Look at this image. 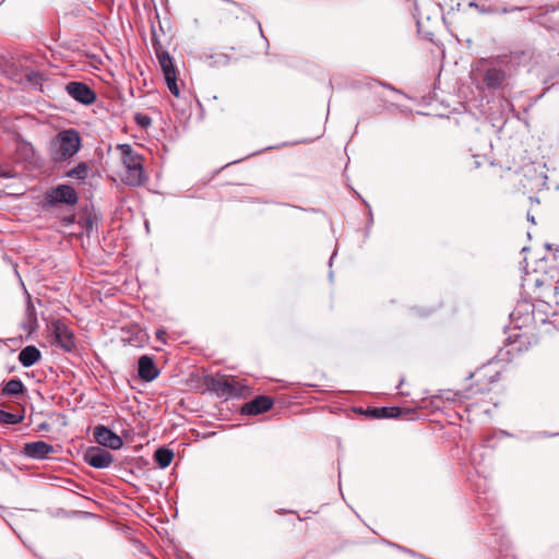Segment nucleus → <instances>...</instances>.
<instances>
[{
    "mask_svg": "<svg viewBox=\"0 0 559 559\" xmlns=\"http://www.w3.org/2000/svg\"><path fill=\"white\" fill-rule=\"evenodd\" d=\"M507 79V63L499 58H480L472 66L471 80L479 91L503 88Z\"/></svg>",
    "mask_w": 559,
    "mask_h": 559,
    "instance_id": "obj_1",
    "label": "nucleus"
},
{
    "mask_svg": "<svg viewBox=\"0 0 559 559\" xmlns=\"http://www.w3.org/2000/svg\"><path fill=\"white\" fill-rule=\"evenodd\" d=\"M81 145L80 133L75 129H66L51 139L48 154L55 163L67 162L80 151Z\"/></svg>",
    "mask_w": 559,
    "mask_h": 559,
    "instance_id": "obj_2",
    "label": "nucleus"
},
{
    "mask_svg": "<svg viewBox=\"0 0 559 559\" xmlns=\"http://www.w3.org/2000/svg\"><path fill=\"white\" fill-rule=\"evenodd\" d=\"M116 150L120 152V159L124 167L122 181L132 187L143 185L146 177L142 155L136 153L130 144H118Z\"/></svg>",
    "mask_w": 559,
    "mask_h": 559,
    "instance_id": "obj_3",
    "label": "nucleus"
},
{
    "mask_svg": "<svg viewBox=\"0 0 559 559\" xmlns=\"http://www.w3.org/2000/svg\"><path fill=\"white\" fill-rule=\"evenodd\" d=\"M499 377L500 371L495 368L493 362L483 366L475 373L471 374V378H476V383L467 389V397L490 391V384L497 382Z\"/></svg>",
    "mask_w": 559,
    "mask_h": 559,
    "instance_id": "obj_4",
    "label": "nucleus"
},
{
    "mask_svg": "<svg viewBox=\"0 0 559 559\" xmlns=\"http://www.w3.org/2000/svg\"><path fill=\"white\" fill-rule=\"evenodd\" d=\"M206 384L211 391L217 394V396L225 400L240 394V390L236 381L227 376L211 377L207 379Z\"/></svg>",
    "mask_w": 559,
    "mask_h": 559,
    "instance_id": "obj_5",
    "label": "nucleus"
},
{
    "mask_svg": "<svg viewBox=\"0 0 559 559\" xmlns=\"http://www.w3.org/2000/svg\"><path fill=\"white\" fill-rule=\"evenodd\" d=\"M157 58L169 91L174 96L178 97L180 95V91L177 84V74L175 66L173 63V59L170 58L168 52H158Z\"/></svg>",
    "mask_w": 559,
    "mask_h": 559,
    "instance_id": "obj_6",
    "label": "nucleus"
},
{
    "mask_svg": "<svg viewBox=\"0 0 559 559\" xmlns=\"http://www.w3.org/2000/svg\"><path fill=\"white\" fill-rule=\"evenodd\" d=\"M47 200L51 204L60 203L75 205L79 197L74 188L69 185H59L47 193Z\"/></svg>",
    "mask_w": 559,
    "mask_h": 559,
    "instance_id": "obj_7",
    "label": "nucleus"
},
{
    "mask_svg": "<svg viewBox=\"0 0 559 559\" xmlns=\"http://www.w3.org/2000/svg\"><path fill=\"white\" fill-rule=\"evenodd\" d=\"M93 437L95 442L111 450H118L123 445L122 438L104 425L94 428Z\"/></svg>",
    "mask_w": 559,
    "mask_h": 559,
    "instance_id": "obj_8",
    "label": "nucleus"
},
{
    "mask_svg": "<svg viewBox=\"0 0 559 559\" xmlns=\"http://www.w3.org/2000/svg\"><path fill=\"white\" fill-rule=\"evenodd\" d=\"M67 93L83 105H91L96 100V93L85 83L72 81L66 85Z\"/></svg>",
    "mask_w": 559,
    "mask_h": 559,
    "instance_id": "obj_9",
    "label": "nucleus"
},
{
    "mask_svg": "<svg viewBox=\"0 0 559 559\" xmlns=\"http://www.w3.org/2000/svg\"><path fill=\"white\" fill-rule=\"evenodd\" d=\"M534 296L546 305H559V286L552 282H535Z\"/></svg>",
    "mask_w": 559,
    "mask_h": 559,
    "instance_id": "obj_10",
    "label": "nucleus"
},
{
    "mask_svg": "<svg viewBox=\"0 0 559 559\" xmlns=\"http://www.w3.org/2000/svg\"><path fill=\"white\" fill-rule=\"evenodd\" d=\"M84 461L94 468H107L114 462V455L102 448L92 447L86 450Z\"/></svg>",
    "mask_w": 559,
    "mask_h": 559,
    "instance_id": "obj_11",
    "label": "nucleus"
},
{
    "mask_svg": "<svg viewBox=\"0 0 559 559\" xmlns=\"http://www.w3.org/2000/svg\"><path fill=\"white\" fill-rule=\"evenodd\" d=\"M51 330L56 341L62 348L71 352L75 347L74 335L64 322L55 320L51 323Z\"/></svg>",
    "mask_w": 559,
    "mask_h": 559,
    "instance_id": "obj_12",
    "label": "nucleus"
},
{
    "mask_svg": "<svg viewBox=\"0 0 559 559\" xmlns=\"http://www.w3.org/2000/svg\"><path fill=\"white\" fill-rule=\"evenodd\" d=\"M21 287L25 295L26 300V310H25V317L22 322V328L24 331H26L28 334L35 332L38 329V320L37 314L35 310V306L32 300V295L26 289L24 282H21Z\"/></svg>",
    "mask_w": 559,
    "mask_h": 559,
    "instance_id": "obj_13",
    "label": "nucleus"
},
{
    "mask_svg": "<svg viewBox=\"0 0 559 559\" xmlns=\"http://www.w3.org/2000/svg\"><path fill=\"white\" fill-rule=\"evenodd\" d=\"M272 406L273 400L270 396L259 395L251 400L250 402H247L241 407V413L246 415L255 416L267 412L269 409H271Z\"/></svg>",
    "mask_w": 559,
    "mask_h": 559,
    "instance_id": "obj_14",
    "label": "nucleus"
},
{
    "mask_svg": "<svg viewBox=\"0 0 559 559\" xmlns=\"http://www.w3.org/2000/svg\"><path fill=\"white\" fill-rule=\"evenodd\" d=\"M23 453L31 459L43 460L49 454L55 453L51 444L45 441H34L24 444Z\"/></svg>",
    "mask_w": 559,
    "mask_h": 559,
    "instance_id": "obj_15",
    "label": "nucleus"
},
{
    "mask_svg": "<svg viewBox=\"0 0 559 559\" xmlns=\"http://www.w3.org/2000/svg\"><path fill=\"white\" fill-rule=\"evenodd\" d=\"M138 372L139 377L146 382L153 381L159 373L154 360L146 355L139 358Z\"/></svg>",
    "mask_w": 559,
    "mask_h": 559,
    "instance_id": "obj_16",
    "label": "nucleus"
},
{
    "mask_svg": "<svg viewBox=\"0 0 559 559\" xmlns=\"http://www.w3.org/2000/svg\"><path fill=\"white\" fill-rule=\"evenodd\" d=\"M40 358L41 353L34 345H28L24 347L19 354V361L22 364L23 367L26 368L35 365L37 361H39Z\"/></svg>",
    "mask_w": 559,
    "mask_h": 559,
    "instance_id": "obj_17",
    "label": "nucleus"
},
{
    "mask_svg": "<svg viewBox=\"0 0 559 559\" xmlns=\"http://www.w3.org/2000/svg\"><path fill=\"white\" fill-rule=\"evenodd\" d=\"M373 418H397L401 415L399 407H374L367 411Z\"/></svg>",
    "mask_w": 559,
    "mask_h": 559,
    "instance_id": "obj_18",
    "label": "nucleus"
},
{
    "mask_svg": "<svg viewBox=\"0 0 559 559\" xmlns=\"http://www.w3.org/2000/svg\"><path fill=\"white\" fill-rule=\"evenodd\" d=\"M26 391L24 383L19 378L10 379L2 388V395H19Z\"/></svg>",
    "mask_w": 559,
    "mask_h": 559,
    "instance_id": "obj_19",
    "label": "nucleus"
},
{
    "mask_svg": "<svg viewBox=\"0 0 559 559\" xmlns=\"http://www.w3.org/2000/svg\"><path fill=\"white\" fill-rule=\"evenodd\" d=\"M174 459V452L166 448H159L154 453V460L160 468H166L170 465Z\"/></svg>",
    "mask_w": 559,
    "mask_h": 559,
    "instance_id": "obj_20",
    "label": "nucleus"
},
{
    "mask_svg": "<svg viewBox=\"0 0 559 559\" xmlns=\"http://www.w3.org/2000/svg\"><path fill=\"white\" fill-rule=\"evenodd\" d=\"M88 173H90V167H88L87 163L80 162L75 167L70 169L66 174V176L70 177V178H75L79 180H85L88 176Z\"/></svg>",
    "mask_w": 559,
    "mask_h": 559,
    "instance_id": "obj_21",
    "label": "nucleus"
},
{
    "mask_svg": "<svg viewBox=\"0 0 559 559\" xmlns=\"http://www.w3.org/2000/svg\"><path fill=\"white\" fill-rule=\"evenodd\" d=\"M23 420V416L0 409V424L17 425Z\"/></svg>",
    "mask_w": 559,
    "mask_h": 559,
    "instance_id": "obj_22",
    "label": "nucleus"
},
{
    "mask_svg": "<svg viewBox=\"0 0 559 559\" xmlns=\"http://www.w3.org/2000/svg\"><path fill=\"white\" fill-rule=\"evenodd\" d=\"M527 338L528 337L526 335H522V334L509 336V340H510L509 346L511 347V349H509V353L511 350H522L523 345L528 343Z\"/></svg>",
    "mask_w": 559,
    "mask_h": 559,
    "instance_id": "obj_23",
    "label": "nucleus"
},
{
    "mask_svg": "<svg viewBox=\"0 0 559 559\" xmlns=\"http://www.w3.org/2000/svg\"><path fill=\"white\" fill-rule=\"evenodd\" d=\"M135 121L142 128H147L152 123V119L148 116L143 115V114H138L135 116Z\"/></svg>",
    "mask_w": 559,
    "mask_h": 559,
    "instance_id": "obj_24",
    "label": "nucleus"
},
{
    "mask_svg": "<svg viewBox=\"0 0 559 559\" xmlns=\"http://www.w3.org/2000/svg\"><path fill=\"white\" fill-rule=\"evenodd\" d=\"M468 5H469L471 8H475V9H477V10H478L480 13H483V14H487V13H498V9H495V8H491V7H489V8H485V7H483V5H478L475 1H471V2L468 3Z\"/></svg>",
    "mask_w": 559,
    "mask_h": 559,
    "instance_id": "obj_25",
    "label": "nucleus"
},
{
    "mask_svg": "<svg viewBox=\"0 0 559 559\" xmlns=\"http://www.w3.org/2000/svg\"><path fill=\"white\" fill-rule=\"evenodd\" d=\"M516 10H522V8H519V7H514V8H503L501 9V13L506 14V13H510V12H513V11H516Z\"/></svg>",
    "mask_w": 559,
    "mask_h": 559,
    "instance_id": "obj_26",
    "label": "nucleus"
},
{
    "mask_svg": "<svg viewBox=\"0 0 559 559\" xmlns=\"http://www.w3.org/2000/svg\"><path fill=\"white\" fill-rule=\"evenodd\" d=\"M165 335H166V332H165V331H163V330H158V331L156 332V337H157L158 340H160L162 342H165Z\"/></svg>",
    "mask_w": 559,
    "mask_h": 559,
    "instance_id": "obj_27",
    "label": "nucleus"
},
{
    "mask_svg": "<svg viewBox=\"0 0 559 559\" xmlns=\"http://www.w3.org/2000/svg\"><path fill=\"white\" fill-rule=\"evenodd\" d=\"M48 429V424H40L39 425V430H47Z\"/></svg>",
    "mask_w": 559,
    "mask_h": 559,
    "instance_id": "obj_28",
    "label": "nucleus"
},
{
    "mask_svg": "<svg viewBox=\"0 0 559 559\" xmlns=\"http://www.w3.org/2000/svg\"><path fill=\"white\" fill-rule=\"evenodd\" d=\"M549 277H550L551 280H554V278H555V274H550V275H549Z\"/></svg>",
    "mask_w": 559,
    "mask_h": 559,
    "instance_id": "obj_29",
    "label": "nucleus"
}]
</instances>
